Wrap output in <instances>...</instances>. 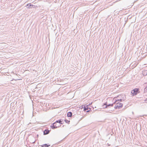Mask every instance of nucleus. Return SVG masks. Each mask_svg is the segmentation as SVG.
Listing matches in <instances>:
<instances>
[{"label": "nucleus", "mask_w": 147, "mask_h": 147, "mask_svg": "<svg viewBox=\"0 0 147 147\" xmlns=\"http://www.w3.org/2000/svg\"><path fill=\"white\" fill-rule=\"evenodd\" d=\"M62 121L61 120L57 121L56 122L53 124V125L51 126L52 129H55L59 127L61 125V124H62Z\"/></svg>", "instance_id": "nucleus-1"}, {"label": "nucleus", "mask_w": 147, "mask_h": 147, "mask_svg": "<svg viewBox=\"0 0 147 147\" xmlns=\"http://www.w3.org/2000/svg\"><path fill=\"white\" fill-rule=\"evenodd\" d=\"M139 93V89L138 88L134 89L131 92V93L132 96L136 95L138 93Z\"/></svg>", "instance_id": "nucleus-2"}, {"label": "nucleus", "mask_w": 147, "mask_h": 147, "mask_svg": "<svg viewBox=\"0 0 147 147\" xmlns=\"http://www.w3.org/2000/svg\"><path fill=\"white\" fill-rule=\"evenodd\" d=\"M123 95H120L118 96L117 97L115 98L114 99L116 101V102L119 101H120V102H121L122 100H123Z\"/></svg>", "instance_id": "nucleus-3"}, {"label": "nucleus", "mask_w": 147, "mask_h": 147, "mask_svg": "<svg viewBox=\"0 0 147 147\" xmlns=\"http://www.w3.org/2000/svg\"><path fill=\"white\" fill-rule=\"evenodd\" d=\"M123 105L120 102H117L116 104L115 107V109H119L120 108H121L122 107Z\"/></svg>", "instance_id": "nucleus-4"}, {"label": "nucleus", "mask_w": 147, "mask_h": 147, "mask_svg": "<svg viewBox=\"0 0 147 147\" xmlns=\"http://www.w3.org/2000/svg\"><path fill=\"white\" fill-rule=\"evenodd\" d=\"M83 107H84V111H86V112H88L90 110H88V107H87V106H86V107H85V106H84L83 105H82L80 107V108L82 109L83 108Z\"/></svg>", "instance_id": "nucleus-5"}, {"label": "nucleus", "mask_w": 147, "mask_h": 147, "mask_svg": "<svg viewBox=\"0 0 147 147\" xmlns=\"http://www.w3.org/2000/svg\"><path fill=\"white\" fill-rule=\"evenodd\" d=\"M113 104H110L109 105H106L105 104H104V105H103L102 106H103V107L104 108H108V107L109 106L112 107L113 106Z\"/></svg>", "instance_id": "nucleus-6"}, {"label": "nucleus", "mask_w": 147, "mask_h": 147, "mask_svg": "<svg viewBox=\"0 0 147 147\" xmlns=\"http://www.w3.org/2000/svg\"><path fill=\"white\" fill-rule=\"evenodd\" d=\"M27 6H28V7L29 8H32L34 5H31V3H28L27 4Z\"/></svg>", "instance_id": "nucleus-7"}, {"label": "nucleus", "mask_w": 147, "mask_h": 147, "mask_svg": "<svg viewBox=\"0 0 147 147\" xmlns=\"http://www.w3.org/2000/svg\"><path fill=\"white\" fill-rule=\"evenodd\" d=\"M67 115L68 117H71L72 115V113L71 112H69L67 113Z\"/></svg>", "instance_id": "nucleus-8"}, {"label": "nucleus", "mask_w": 147, "mask_h": 147, "mask_svg": "<svg viewBox=\"0 0 147 147\" xmlns=\"http://www.w3.org/2000/svg\"><path fill=\"white\" fill-rule=\"evenodd\" d=\"M44 134L46 135L48 134L49 133V131L48 130H45L44 132Z\"/></svg>", "instance_id": "nucleus-9"}, {"label": "nucleus", "mask_w": 147, "mask_h": 147, "mask_svg": "<svg viewBox=\"0 0 147 147\" xmlns=\"http://www.w3.org/2000/svg\"><path fill=\"white\" fill-rule=\"evenodd\" d=\"M65 122L68 123V124H69V122H70V121L69 120H67V119H65Z\"/></svg>", "instance_id": "nucleus-10"}, {"label": "nucleus", "mask_w": 147, "mask_h": 147, "mask_svg": "<svg viewBox=\"0 0 147 147\" xmlns=\"http://www.w3.org/2000/svg\"><path fill=\"white\" fill-rule=\"evenodd\" d=\"M49 146V145H48L47 144H44L42 146V147H47Z\"/></svg>", "instance_id": "nucleus-11"}, {"label": "nucleus", "mask_w": 147, "mask_h": 147, "mask_svg": "<svg viewBox=\"0 0 147 147\" xmlns=\"http://www.w3.org/2000/svg\"><path fill=\"white\" fill-rule=\"evenodd\" d=\"M145 91L147 92V86L145 88Z\"/></svg>", "instance_id": "nucleus-12"}, {"label": "nucleus", "mask_w": 147, "mask_h": 147, "mask_svg": "<svg viewBox=\"0 0 147 147\" xmlns=\"http://www.w3.org/2000/svg\"><path fill=\"white\" fill-rule=\"evenodd\" d=\"M145 101L147 103V98L146 99V100H145Z\"/></svg>", "instance_id": "nucleus-13"}, {"label": "nucleus", "mask_w": 147, "mask_h": 147, "mask_svg": "<svg viewBox=\"0 0 147 147\" xmlns=\"http://www.w3.org/2000/svg\"><path fill=\"white\" fill-rule=\"evenodd\" d=\"M146 71V73H147V71Z\"/></svg>", "instance_id": "nucleus-14"}]
</instances>
